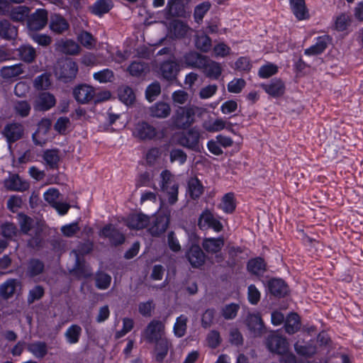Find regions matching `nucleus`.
<instances>
[{
    "label": "nucleus",
    "instance_id": "f257e3e1",
    "mask_svg": "<svg viewBox=\"0 0 363 363\" xmlns=\"http://www.w3.org/2000/svg\"><path fill=\"white\" fill-rule=\"evenodd\" d=\"M141 337L146 343L155 345V360L162 363L172 346L170 340L165 337L164 323L160 320L152 319L142 331Z\"/></svg>",
    "mask_w": 363,
    "mask_h": 363
},
{
    "label": "nucleus",
    "instance_id": "f03ea898",
    "mask_svg": "<svg viewBox=\"0 0 363 363\" xmlns=\"http://www.w3.org/2000/svg\"><path fill=\"white\" fill-rule=\"evenodd\" d=\"M160 177V190L167 194L170 205L175 204L178 201L179 184L175 182L174 174L169 169H164Z\"/></svg>",
    "mask_w": 363,
    "mask_h": 363
},
{
    "label": "nucleus",
    "instance_id": "7ed1b4c3",
    "mask_svg": "<svg viewBox=\"0 0 363 363\" xmlns=\"http://www.w3.org/2000/svg\"><path fill=\"white\" fill-rule=\"evenodd\" d=\"M200 132L196 127L177 133L175 135L177 143L193 151H199Z\"/></svg>",
    "mask_w": 363,
    "mask_h": 363
},
{
    "label": "nucleus",
    "instance_id": "20e7f679",
    "mask_svg": "<svg viewBox=\"0 0 363 363\" xmlns=\"http://www.w3.org/2000/svg\"><path fill=\"white\" fill-rule=\"evenodd\" d=\"M198 227L201 230L213 229L216 233H219L223 229L222 223L216 218L213 213L208 208L203 210L200 214L198 219Z\"/></svg>",
    "mask_w": 363,
    "mask_h": 363
},
{
    "label": "nucleus",
    "instance_id": "39448f33",
    "mask_svg": "<svg viewBox=\"0 0 363 363\" xmlns=\"http://www.w3.org/2000/svg\"><path fill=\"white\" fill-rule=\"evenodd\" d=\"M268 293L277 298H284L289 295L290 290L287 283L281 278L273 277L267 283Z\"/></svg>",
    "mask_w": 363,
    "mask_h": 363
},
{
    "label": "nucleus",
    "instance_id": "423d86ee",
    "mask_svg": "<svg viewBox=\"0 0 363 363\" xmlns=\"http://www.w3.org/2000/svg\"><path fill=\"white\" fill-rule=\"evenodd\" d=\"M99 235L104 238H108L112 246L118 247L125 241L123 233L120 232L113 224L105 225L100 230Z\"/></svg>",
    "mask_w": 363,
    "mask_h": 363
},
{
    "label": "nucleus",
    "instance_id": "0eeeda50",
    "mask_svg": "<svg viewBox=\"0 0 363 363\" xmlns=\"http://www.w3.org/2000/svg\"><path fill=\"white\" fill-rule=\"evenodd\" d=\"M52 126L50 119L42 118L37 125V129L32 135V140L37 146L44 145L48 140V133Z\"/></svg>",
    "mask_w": 363,
    "mask_h": 363
},
{
    "label": "nucleus",
    "instance_id": "6e6552de",
    "mask_svg": "<svg viewBox=\"0 0 363 363\" xmlns=\"http://www.w3.org/2000/svg\"><path fill=\"white\" fill-rule=\"evenodd\" d=\"M185 257L190 265L195 269L202 267L206 260V255L198 244H192L186 251Z\"/></svg>",
    "mask_w": 363,
    "mask_h": 363
},
{
    "label": "nucleus",
    "instance_id": "1a4fd4ad",
    "mask_svg": "<svg viewBox=\"0 0 363 363\" xmlns=\"http://www.w3.org/2000/svg\"><path fill=\"white\" fill-rule=\"evenodd\" d=\"M206 62V56L196 51L185 52L179 59V63L182 67L186 68H198L204 65Z\"/></svg>",
    "mask_w": 363,
    "mask_h": 363
},
{
    "label": "nucleus",
    "instance_id": "9d476101",
    "mask_svg": "<svg viewBox=\"0 0 363 363\" xmlns=\"http://www.w3.org/2000/svg\"><path fill=\"white\" fill-rule=\"evenodd\" d=\"M266 346L269 352L277 354L285 353L289 350V342L286 338L276 334L269 335L267 337Z\"/></svg>",
    "mask_w": 363,
    "mask_h": 363
},
{
    "label": "nucleus",
    "instance_id": "9b49d317",
    "mask_svg": "<svg viewBox=\"0 0 363 363\" xmlns=\"http://www.w3.org/2000/svg\"><path fill=\"white\" fill-rule=\"evenodd\" d=\"M95 89L86 84H81L75 86L73 96L76 101L80 104H87L95 99Z\"/></svg>",
    "mask_w": 363,
    "mask_h": 363
},
{
    "label": "nucleus",
    "instance_id": "f8f14e48",
    "mask_svg": "<svg viewBox=\"0 0 363 363\" xmlns=\"http://www.w3.org/2000/svg\"><path fill=\"white\" fill-rule=\"evenodd\" d=\"M56 104L55 96L47 91L40 92L33 104L34 109L37 111H47L54 107Z\"/></svg>",
    "mask_w": 363,
    "mask_h": 363
},
{
    "label": "nucleus",
    "instance_id": "ddd939ff",
    "mask_svg": "<svg viewBox=\"0 0 363 363\" xmlns=\"http://www.w3.org/2000/svg\"><path fill=\"white\" fill-rule=\"evenodd\" d=\"M133 135L140 140H151L157 135V130L147 122H138L135 125Z\"/></svg>",
    "mask_w": 363,
    "mask_h": 363
},
{
    "label": "nucleus",
    "instance_id": "4468645a",
    "mask_svg": "<svg viewBox=\"0 0 363 363\" xmlns=\"http://www.w3.org/2000/svg\"><path fill=\"white\" fill-rule=\"evenodd\" d=\"M24 132L23 126L19 123H10L6 125L2 134L6 142L11 145L20 140Z\"/></svg>",
    "mask_w": 363,
    "mask_h": 363
},
{
    "label": "nucleus",
    "instance_id": "2eb2a0df",
    "mask_svg": "<svg viewBox=\"0 0 363 363\" xmlns=\"http://www.w3.org/2000/svg\"><path fill=\"white\" fill-rule=\"evenodd\" d=\"M260 87L269 96L277 98L281 96L286 89L284 82L279 78H273L269 82L262 83Z\"/></svg>",
    "mask_w": 363,
    "mask_h": 363
},
{
    "label": "nucleus",
    "instance_id": "dca6fc26",
    "mask_svg": "<svg viewBox=\"0 0 363 363\" xmlns=\"http://www.w3.org/2000/svg\"><path fill=\"white\" fill-rule=\"evenodd\" d=\"M48 13L44 9H38L28 21V28L32 30H40L48 23Z\"/></svg>",
    "mask_w": 363,
    "mask_h": 363
},
{
    "label": "nucleus",
    "instance_id": "f3484780",
    "mask_svg": "<svg viewBox=\"0 0 363 363\" xmlns=\"http://www.w3.org/2000/svg\"><path fill=\"white\" fill-rule=\"evenodd\" d=\"M246 269L251 275L260 277L267 271V263L262 257H255L247 262Z\"/></svg>",
    "mask_w": 363,
    "mask_h": 363
},
{
    "label": "nucleus",
    "instance_id": "a211bd4d",
    "mask_svg": "<svg viewBox=\"0 0 363 363\" xmlns=\"http://www.w3.org/2000/svg\"><path fill=\"white\" fill-rule=\"evenodd\" d=\"M331 37L328 35L318 36L315 38V43L304 50L307 56H315L322 54L331 41Z\"/></svg>",
    "mask_w": 363,
    "mask_h": 363
},
{
    "label": "nucleus",
    "instance_id": "6ab92c4d",
    "mask_svg": "<svg viewBox=\"0 0 363 363\" xmlns=\"http://www.w3.org/2000/svg\"><path fill=\"white\" fill-rule=\"evenodd\" d=\"M160 70L163 79L173 81L179 71V64L174 60H164L160 64Z\"/></svg>",
    "mask_w": 363,
    "mask_h": 363
},
{
    "label": "nucleus",
    "instance_id": "aec40b11",
    "mask_svg": "<svg viewBox=\"0 0 363 363\" xmlns=\"http://www.w3.org/2000/svg\"><path fill=\"white\" fill-rule=\"evenodd\" d=\"M204 186L197 177H190L187 181L186 191L191 199L196 201L204 193Z\"/></svg>",
    "mask_w": 363,
    "mask_h": 363
},
{
    "label": "nucleus",
    "instance_id": "412c9836",
    "mask_svg": "<svg viewBox=\"0 0 363 363\" xmlns=\"http://www.w3.org/2000/svg\"><path fill=\"white\" fill-rule=\"evenodd\" d=\"M149 223V217L142 213H140L128 216L126 220V225L131 230H138L147 228Z\"/></svg>",
    "mask_w": 363,
    "mask_h": 363
},
{
    "label": "nucleus",
    "instance_id": "4be33fe9",
    "mask_svg": "<svg viewBox=\"0 0 363 363\" xmlns=\"http://www.w3.org/2000/svg\"><path fill=\"white\" fill-rule=\"evenodd\" d=\"M49 27L55 34H62L69 28V23L61 14L55 13L50 17Z\"/></svg>",
    "mask_w": 363,
    "mask_h": 363
},
{
    "label": "nucleus",
    "instance_id": "5701e85b",
    "mask_svg": "<svg viewBox=\"0 0 363 363\" xmlns=\"http://www.w3.org/2000/svg\"><path fill=\"white\" fill-rule=\"evenodd\" d=\"M225 241L222 236L217 238H206L202 241L203 250L208 254L214 255L221 251Z\"/></svg>",
    "mask_w": 363,
    "mask_h": 363
},
{
    "label": "nucleus",
    "instance_id": "b1692460",
    "mask_svg": "<svg viewBox=\"0 0 363 363\" xmlns=\"http://www.w3.org/2000/svg\"><path fill=\"white\" fill-rule=\"evenodd\" d=\"M289 5L293 14L298 21L310 18L308 9L305 0H289Z\"/></svg>",
    "mask_w": 363,
    "mask_h": 363
},
{
    "label": "nucleus",
    "instance_id": "393cba45",
    "mask_svg": "<svg viewBox=\"0 0 363 363\" xmlns=\"http://www.w3.org/2000/svg\"><path fill=\"white\" fill-rule=\"evenodd\" d=\"M169 224V218L165 215L157 216L152 225L149 228L150 233L153 237H160L167 229Z\"/></svg>",
    "mask_w": 363,
    "mask_h": 363
},
{
    "label": "nucleus",
    "instance_id": "a878e982",
    "mask_svg": "<svg viewBox=\"0 0 363 363\" xmlns=\"http://www.w3.org/2000/svg\"><path fill=\"white\" fill-rule=\"evenodd\" d=\"M18 36V27L12 24L8 19L0 20V38L12 40Z\"/></svg>",
    "mask_w": 363,
    "mask_h": 363
},
{
    "label": "nucleus",
    "instance_id": "bb28decb",
    "mask_svg": "<svg viewBox=\"0 0 363 363\" xmlns=\"http://www.w3.org/2000/svg\"><path fill=\"white\" fill-rule=\"evenodd\" d=\"M206 77L212 79H218L222 74V67L218 62L210 60L206 56V62L201 67Z\"/></svg>",
    "mask_w": 363,
    "mask_h": 363
},
{
    "label": "nucleus",
    "instance_id": "cd10ccee",
    "mask_svg": "<svg viewBox=\"0 0 363 363\" xmlns=\"http://www.w3.org/2000/svg\"><path fill=\"white\" fill-rule=\"evenodd\" d=\"M247 325L255 336H260L263 333L264 322L259 313L250 314L247 319Z\"/></svg>",
    "mask_w": 363,
    "mask_h": 363
},
{
    "label": "nucleus",
    "instance_id": "c85d7f7f",
    "mask_svg": "<svg viewBox=\"0 0 363 363\" xmlns=\"http://www.w3.org/2000/svg\"><path fill=\"white\" fill-rule=\"evenodd\" d=\"M301 318L298 313L291 312L286 318L284 323L285 332L289 335H294L301 328Z\"/></svg>",
    "mask_w": 363,
    "mask_h": 363
},
{
    "label": "nucleus",
    "instance_id": "c756f323",
    "mask_svg": "<svg viewBox=\"0 0 363 363\" xmlns=\"http://www.w3.org/2000/svg\"><path fill=\"white\" fill-rule=\"evenodd\" d=\"M113 6L112 0H97L90 7V11L92 14L101 17L108 13Z\"/></svg>",
    "mask_w": 363,
    "mask_h": 363
},
{
    "label": "nucleus",
    "instance_id": "7c9ffc66",
    "mask_svg": "<svg viewBox=\"0 0 363 363\" xmlns=\"http://www.w3.org/2000/svg\"><path fill=\"white\" fill-rule=\"evenodd\" d=\"M16 220L20 227L21 232L24 235H28L35 225L34 219L23 212L18 213Z\"/></svg>",
    "mask_w": 363,
    "mask_h": 363
},
{
    "label": "nucleus",
    "instance_id": "2f4dec72",
    "mask_svg": "<svg viewBox=\"0 0 363 363\" xmlns=\"http://www.w3.org/2000/svg\"><path fill=\"white\" fill-rule=\"evenodd\" d=\"M73 272L78 278L88 279L92 276L91 269L86 264L84 259H80L78 256L76 258Z\"/></svg>",
    "mask_w": 363,
    "mask_h": 363
},
{
    "label": "nucleus",
    "instance_id": "473e14b6",
    "mask_svg": "<svg viewBox=\"0 0 363 363\" xmlns=\"http://www.w3.org/2000/svg\"><path fill=\"white\" fill-rule=\"evenodd\" d=\"M168 13L173 17H186L185 5L181 0H172L167 4Z\"/></svg>",
    "mask_w": 363,
    "mask_h": 363
},
{
    "label": "nucleus",
    "instance_id": "72a5a7b5",
    "mask_svg": "<svg viewBox=\"0 0 363 363\" xmlns=\"http://www.w3.org/2000/svg\"><path fill=\"white\" fill-rule=\"evenodd\" d=\"M78 67L74 62H67L60 67V78L65 81L71 80L76 77Z\"/></svg>",
    "mask_w": 363,
    "mask_h": 363
},
{
    "label": "nucleus",
    "instance_id": "f704fd0d",
    "mask_svg": "<svg viewBox=\"0 0 363 363\" xmlns=\"http://www.w3.org/2000/svg\"><path fill=\"white\" fill-rule=\"evenodd\" d=\"M294 350L299 356L308 358L312 357L316 353V347L313 344H302L299 341L294 344Z\"/></svg>",
    "mask_w": 363,
    "mask_h": 363
},
{
    "label": "nucleus",
    "instance_id": "c9c22d12",
    "mask_svg": "<svg viewBox=\"0 0 363 363\" xmlns=\"http://www.w3.org/2000/svg\"><path fill=\"white\" fill-rule=\"evenodd\" d=\"M17 51L20 59L26 63L33 62L36 57V51L30 45H22L18 48Z\"/></svg>",
    "mask_w": 363,
    "mask_h": 363
},
{
    "label": "nucleus",
    "instance_id": "e433bc0d",
    "mask_svg": "<svg viewBox=\"0 0 363 363\" xmlns=\"http://www.w3.org/2000/svg\"><path fill=\"white\" fill-rule=\"evenodd\" d=\"M43 158L50 169H57L59 167L60 156L58 151L55 149L44 151Z\"/></svg>",
    "mask_w": 363,
    "mask_h": 363
},
{
    "label": "nucleus",
    "instance_id": "4c0bfd02",
    "mask_svg": "<svg viewBox=\"0 0 363 363\" xmlns=\"http://www.w3.org/2000/svg\"><path fill=\"white\" fill-rule=\"evenodd\" d=\"M45 269L44 262L38 258H31L27 267V274L30 277H35L41 274Z\"/></svg>",
    "mask_w": 363,
    "mask_h": 363
},
{
    "label": "nucleus",
    "instance_id": "58836bf2",
    "mask_svg": "<svg viewBox=\"0 0 363 363\" xmlns=\"http://www.w3.org/2000/svg\"><path fill=\"white\" fill-rule=\"evenodd\" d=\"M52 85L51 74L44 72L36 77L33 81V87L38 91H45Z\"/></svg>",
    "mask_w": 363,
    "mask_h": 363
},
{
    "label": "nucleus",
    "instance_id": "ea45409f",
    "mask_svg": "<svg viewBox=\"0 0 363 363\" xmlns=\"http://www.w3.org/2000/svg\"><path fill=\"white\" fill-rule=\"evenodd\" d=\"M188 318L185 315H180L176 318L173 326V333L175 337L181 338L185 335L187 330Z\"/></svg>",
    "mask_w": 363,
    "mask_h": 363
},
{
    "label": "nucleus",
    "instance_id": "a19ab883",
    "mask_svg": "<svg viewBox=\"0 0 363 363\" xmlns=\"http://www.w3.org/2000/svg\"><path fill=\"white\" fill-rule=\"evenodd\" d=\"M28 350L36 358L43 359L48 354V346L45 342L35 341L28 345Z\"/></svg>",
    "mask_w": 363,
    "mask_h": 363
},
{
    "label": "nucleus",
    "instance_id": "79ce46f5",
    "mask_svg": "<svg viewBox=\"0 0 363 363\" xmlns=\"http://www.w3.org/2000/svg\"><path fill=\"white\" fill-rule=\"evenodd\" d=\"M82 335V328L77 324L71 325L66 330L65 337L67 342L70 345L77 344Z\"/></svg>",
    "mask_w": 363,
    "mask_h": 363
},
{
    "label": "nucleus",
    "instance_id": "37998d69",
    "mask_svg": "<svg viewBox=\"0 0 363 363\" xmlns=\"http://www.w3.org/2000/svg\"><path fill=\"white\" fill-rule=\"evenodd\" d=\"M54 130L61 135H66L72 130V123L69 118L65 116L60 117L54 124Z\"/></svg>",
    "mask_w": 363,
    "mask_h": 363
},
{
    "label": "nucleus",
    "instance_id": "c03bdc74",
    "mask_svg": "<svg viewBox=\"0 0 363 363\" xmlns=\"http://www.w3.org/2000/svg\"><path fill=\"white\" fill-rule=\"evenodd\" d=\"M18 282L16 279H9L0 286V295L4 298L11 297L16 291Z\"/></svg>",
    "mask_w": 363,
    "mask_h": 363
},
{
    "label": "nucleus",
    "instance_id": "a18cd8bd",
    "mask_svg": "<svg viewBox=\"0 0 363 363\" xmlns=\"http://www.w3.org/2000/svg\"><path fill=\"white\" fill-rule=\"evenodd\" d=\"M196 115H175L173 123L178 129L186 130L194 122Z\"/></svg>",
    "mask_w": 363,
    "mask_h": 363
},
{
    "label": "nucleus",
    "instance_id": "49530a36",
    "mask_svg": "<svg viewBox=\"0 0 363 363\" xmlns=\"http://www.w3.org/2000/svg\"><path fill=\"white\" fill-rule=\"evenodd\" d=\"M118 98L124 104L129 106L134 103L135 95L131 87L125 86L118 89Z\"/></svg>",
    "mask_w": 363,
    "mask_h": 363
},
{
    "label": "nucleus",
    "instance_id": "de8ad7c7",
    "mask_svg": "<svg viewBox=\"0 0 363 363\" xmlns=\"http://www.w3.org/2000/svg\"><path fill=\"white\" fill-rule=\"evenodd\" d=\"M196 48L203 52H208L212 46V40L206 34L196 35L195 38Z\"/></svg>",
    "mask_w": 363,
    "mask_h": 363
},
{
    "label": "nucleus",
    "instance_id": "09e8293b",
    "mask_svg": "<svg viewBox=\"0 0 363 363\" xmlns=\"http://www.w3.org/2000/svg\"><path fill=\"white\" fill-rule=\"evenodd\" d=\"M111 277L102 271H97L95 275V286L98 289L106 290L111 283Z\"/></svg>",
    "mask_w": 363,
    "mask_h": 363
},
{
    "label": "nucleus",
    "instance_id": "8fccbe9b",
    "mask_svg": "<svg viewBox=\"0 0 363 363\" xmlns=\"http://www.w3.org/2000/svg\"><path fill=\"white\" fill-rule=\"evenodd\" d=\"M236 208V203L234 194L229 192L222 198L221 209L225 213H233Z\"/></svg>",
    "mask_w": 363,
    "mask_h": 363
},
{
    "label": "nucleus",
    "instance_id": "3c124183",
    "mask_svg": "<svg viewBox=\"0 0 363 363\" xmlns=\"http://www.w3.org/2000/svg\"><path fill=\"white\" fill-rule=\"evenodd\" d=\"M23 72L21 64L3 67L0 73L3 78L11 79L19 76Z\"/></svg>",
    "mask_w": 363,
    "mask_h": 363
},
{
    "label": "nucleus",
    "instance_id": "603ef678",
    "mask_svg": "<svg viewBox=\"0 0 363 363\" xmlns=\"http://www.w3.org/2000/svg\"><path fill=\"white\" fill-rule=\"evenodd\" d=\"M211 4L209 1H203L195 6L194 11V21L197 23L203 21L205 15L211 9Z\"/></svg>",
    "mask_w": 363,
    "mask_h": 363
},
{
    "label": "nucleus",
    "instance_id": "864d4df0",
    "mask_svg": "<svg viewBox=\"0 0 363 363\" xmlns=\"http://www.w3.org/2000/svg\"><path fill=\"white\" fill-rule=\"evenodd\" d=\"M0 229L1 235L7 240H11L18 234V228L12 222H5L2 223Z\"/></svg>",
    "mask_w": 363,
    "mask_h": 363
},
{
    "label": "nucleus",
    "instance_id": "5fc2aeb1",
    "mask_svg": "<svg viewBox=\"0 0 363 363\" xmlns=\"http://www.w3.org/2000/svg\"><path fill=\"white\" fill-rule=\"evenodd\" d=\"M278 72V67L271 62L262 65L258 70V76L261 79H267Z\"/></svg>",
    "mask_w": 363,
    "mask_h": 363
},
{
    "label": "nucleus",
    "instance_id": "6e6d98bb",
    "mask_svg": "<svg viewBox=\"0 0 363 363\" xmlns=\"http://www.w3.org/2000/svg\"><path fill=\"white\" fill-rule=\"evenodd\" d=\"M93 77L99 83L112 82L114 80V73L111 69L106 68L94 72Z\"/></svg>",
    "mask_w": 363,
    "mask_h": 363
},
{
    "label": "nucleus",
    "instance_id": "4d7b16f0",
    "mask_svg": "<svg viewBox=\"0 0 363 363\" xmlns=\"http://www.w3.org/2000/svg\"><path fill=\"white\" fill-rule=\"evenodd\" d=\"M6 186L10 190L18 191H23L28 188V184L23 182L18 174L13 176L6 183Z\"/></svg>",
    "mask_w": 363,
    "mask_h": 363
},
{
    "label": "nucleus",
    "instance_id": "13d9d810",
    "mask_svg": "<svg viewBox=\"0 0 363 363\" xmlns=\"http://www.w3.org/2000/svg\"><path fill=\"white\" fill-rule=\"evenodd\" d=\"M77 40L82 46L88 49L92 48L96 43L92 34L86 30H82L78 34Z\"/></svg>",
    "mask_w": 363,
    "mask_h": 363
},
{
    "label": "nucleus",
    "instance_id": "bf43d9fd",
    "mask_svg": "<svg viewBox=\"0 0 363 363\" xmlns=\"http://www.w3.org/2000/svg\"><path fill=\"white\" fill-rule=\"evenodd\" d=\"M225 127V121L221 118H218L214 121L208 120L205 121L203 123V128L208 132H218Z\"/></svg>",
    "mask_w": 363,
    "mask_h": 363
},
{
    "label": "nucleus",
    "instance_id": "052dcab7",
    "mask_svg": "<svg viewBox=\"0 0 363 363\" xmlns=\"http://www.w3.org/2000/svg\"><path fill=\"white\" fill-rule=\"evenodd\" d=\"M188 30V26L184 22L177 21L172 23L171 33L174 38L180 39L184 38Z\"/></svg>",
    "mask_w": 363,
    "mask_h": 363
},
{
    "label": "nucleus",
    "instance_id": "680f3d73",
    "mask_svg": "<svg viewBox=\"0 0 363 363\" xmlns=\"http://www.w3.org/2000/svg\"><path fill=\"white\" fill-rule=\"evenodd\" d=\"M239 309L240 306L237 303L227 304L222 308V315L225 320L234 319L237 316Z\"/></svg>",
    "mask_w": 363,
    "mask_h": 363
},
{
    "label": "nucleus",
    "instance_id": "e2e57ef3",
    "mask_svg": "<svg viewBox=\"0 0 363 363\" xmlns=\"http://www.w3.org/2000/svg\"><path fill=\"white\" fill-rule=\"evenodd\" d=\"M160 93L161 86L160 83L157 82H152L146 88L145 98L148 101L152 102L160 94Z\"/></svg>",
    "mask_w": 363,
    "mask_h": 363
},
{
    "label": "nucleus",
    "instance_id": "0e129e2a",
    "mask_svg": "<svg viewBox=\"0 0 363 363\" xmlns=\"http://www.w3.org/2000/svg\"><path fill=\"white\" fill-rule=\"evenodd\" d=\"M45 294V289L40 285L35 286L32 289H30L28 292V295L27 297V301L29 304L34 303L36 301L40 300L43 297Z\"/></svg>",
    "mask_w": 363,
    "mask_h": 363
},
{
    "label": "nucleus",
    "instance_id": "69168bd1",
    "mask_svg": "<svg viewBox=\"0 0 363 363\" xmlns=\"http://www.w3.org/2000/svg\"><path fill=\"white\" fill-rule=\"evenodd\" d=\"M42 230L39 228L35 230L34 236L28 239L27 245L32 249H40L43 246V239L41 237Z\"/></svg>",
    "mask_w": 363,
    "mask_h": 363
},
{
    "label": "nucleus",
    "instance_id": "338daca9",
    "mask_svg": "<svg viewBox=\"0 0 363 363\" xmlns=\"http://www.w3.org/2000/svg\"><path fill=\"white\" fill-rule=\"evenodd\" d=\"M206 342L210 348H217L222 342L220 333L215 330L210 331L207 335Z\"/></svg>",
    "mask_w": 363,
    "mask_h": 363
},
{
    "label": "nucleus",
    "instance_id": "774afa93",
    "mask_svg": "<svg viewBox=\"0 0 363 363\" xmlns=\"http://www.w3.org/2000/svg\"><path fill=\"white\" fill-rule=\"evenodd\" d=\"M146 65L142 62L133 61L128 67L130 74L133 77H140L145 72Z\"/></svg>",
    "mask_w": 363,
    "mask_h": 363
}]
</instances>
